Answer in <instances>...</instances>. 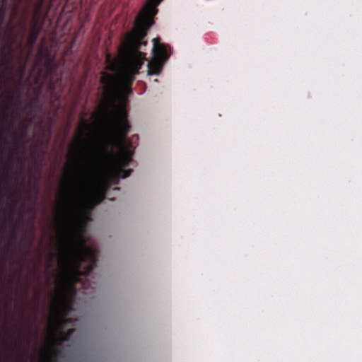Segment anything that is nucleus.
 Segmentation results:
<instances>
[{"label": "nucleus", "instance_id": "nucleus-6", "mask_svg": "<svg viewBox=\"0 0 362 362\" xmlns=\"http://www.w3.org/2000/svg\"><path fill=\"white\" fill-rule=\"evenodd\" d=\"M153 52L154 56L156 59L165 62L169 57L167 47L164 44L158 42L156 39L153 40Z\"/></svg>", "mask_w": 362, "mask_h": 362}, {"label": "nucleus", "instance_id": "nucleus-16", "mask_svg": "<svg viewBox=\"0 0 362 362\" xmlns=\"http://www.w3.org/2000/svg\"><path fill=\"white\" fill-rule=\"evenodd\" d=\"M107 60H110V56L107 57Z\"/></svg>", "mask_w": 362, "mask_h": 362}, {"label": "nucleus", "instance_id": "nucleus-15", "mask_svg": "<svg viewBox=\"0 0 362 362\" xmlns=\"http://www.w3.org/2000/svg\"><path fill=\"white\" fill-rule=\"evenodd\" d=\"M111 66L112 67H110V70H113L114 69V65H112Z\"/></svg>", "mask_w": 362, "mask_h": 362}, {"label": "nucleus", "instance_id": "nucleus-1", "mask_svg": "<svg viewBox=\"0 0 362 362\" xmlns=\"http://www.w3.org/2000/svg\"><path fill=\"white\" fill-rule=\"evenodd\" d=\"M89 171L80 169L79 179L74 184L68 182L62 191V220L59 228L58 262L63 270L64 281L69 284L73 295L81 276L86 278L95 269L98 262V250L85 245L81 229L73 218L81 217L83 180H87Z\"/></svg>", "mask_w": 362, "mask_h": 362}, {"label": "nucleus", "instance_id": "nucleus-9", "mask_svg": "<svg viewBox=\"0 0 362 362\" xmlns=\"http://www.w3.org/2000/svg\"><path fill=\"white\" fill-rule=\"evenodd\" d=\"M119 93L122 95V98H127L129 95L132 93V86H127L121 85L119 88Z\"/></svg>", "mask_w": 362, "mask_h": 362}, {"label": "nucleus", "instance_id": "nucleus-5", "mask_svg": "<svg viewBox=\"0 0 362 362\" xmlns=\"http://www.w3.org/2000/svg\"><path fill=\"white\" fill-rule=\"evenodd\" d=\"M100 83L104 87V93L107 96L112 95L117 90V81L113 74L103 73Z\"/></svg>", "mask_w": 362, "mask_h": 362}, {"label": "nucleus", "instance_id": "nucleus-4", "mask_svg": "<svg viewBox=\"0 0 362 362\" xmlns=\"http://www.w3.org/2000/svg\"><path fill=\"white\" fill-rule=\"evenodd\" d=\"M142 65V62L135 58H132L131 60H125L121 78V85L127 87L132 86L135 80V75L139 73Z\"/></svg>", "mask_w": 362, "mask_h": 362}, {"label": "nucleus", "instance_id": "nucleus-2", "mask_svg": "<svg viewBox=\"0 0 362 362\" xmlns=\"http://www.w3.org/2000/svg\"><path fill=\"white\" fill-rule=\"evenodd\" d=\"M105 112L110 117L112 136L108 142L103 144L94 151L90 160L93 170L99 167L105 168V175L101 182V191L93 192L88 198L93 206L100 204L105 199V192L110 185H118L120 178L128 177L132 173V169H124L130 165L134 155V151L131 149L132 143L127 138L131 129L127 110L123 105H119L111 114L107 110Z\"/></svg>", "mask_w": 362, "mask_h": 362}, {"label": "nucleus", "instance_id": "nucleus-3", "mask_svg": "<svg viewBox=\"0 0 362 362\" xmlns=\"http://www.w3.org/2000/svg\"><path fill=\"white\" fill-rule=\"evenodd\" d=\"M163 1L147 0L142 7L136 18L134 32L128 35L125 42L127 49L125 60H131L132 58H135L139 59L144 64L145 54L139 52V49L142 45H146L144 38L149 28L153 25V17L158 13L157 7Z\"/></svg>", "mask_w": 362, "mask_h": 362}, {"label": "nucleus", "instance_id": "nucleus-12", "mask_svg": "<svg viewBox=\"0 0 362 362\" xmlns=\"http://www.w3.org/2000/svg\"><path fill=\"white\" fill-rule=\"evenodd\" d=\"M4 11H3L2 14L0 15V24L2 23L4 19Z\"/></svg>", "mask_w": 362, "mask_h": 362}, {"label": "nucleus", "instance_id": "nucleus-14", "mask_svg": "<svg viewBox=\"0 0 362 362\" xmlns=\"http://www.w3.org/2000/svg\"><path fill=\"white\" fill-rule=\"evenodd\" d=\"M66 314H67V313H66V310L65 309H64V310H63V315H64V316H66Z\"/></svg>", "mask_w": 362, "mask_h": 362}, {"label": "nucleus", "instance_id": "nucleus-13", "mask_svg": "<svg viewBox=\"0 0 362 362\" xmlns=\"http://www.w3.org/2000/svg\"><path fill=\"white\" fill-rule=\"evenodd\" d=\"M83 132V129L80 127V129H79V134H80V135H79V136H80V137H81V136L82 135Z\"/></svg>", "mask_w": 362, "mask_h": 362}, {"label": "nucleus", "instance_id": "nucleus-10", "mask_svg": "<svg viewBox=\"0 0 362 362\" xmlns=\"http://www.w3.org/2000/svg\"><path fill=\"white\" fill-rule=\"evenodd\" d=\"M74 329H69V331L64 334V337L63 339V341H66L68 340V339L69 338V337L72 334V333L74 332Z\"/></svg>", "mask_w": 362, "mask_h": 362}, {"label": "nucleus", "instance_id": "nucleus-17", "mask_svg": "<svg viewBox=\"0 0 362 362\" xmlns=\"http://www.w3.org/2000/svg\"><path fill=\"white\" fill-rule=\"evenodd\" d=\"M6 0H4V1L6 2Z\"/></svg>", "mask_w": 362, "mask_h": 362}, {"label": "nucleus", "instance_id": "nucleus-8", "mask_svg": "<svg viewBox=\"0 0 362 362\" xmlns=\"http://www.w3.org/2000/svg\"><path fill=\"white\" fill-rule=\"evenodd\" d=\"M39 32L37 30H35V28L33 29L31 31L28 40V44L30 47H33L34 44L35 43L37 37H38Z\"/></svg>", "mask_w": 362, "mask_h": 362}, {"label": "nucleus", "instance_id": "nucleus-11", "mask_svg": "<svg viewBox=\"0 0 362 362\" xmlns=\"http://www.w3.org/2000/svg\"><path fill=\"white\" fill-rule=\"evenodd\" d=\"M28 129V127L27 125H23L22 127V136L23 137H25L27 136Z\"/></svg>", "mask_w": 362, "mask_h": 362}, {"label": "nucleus", "instance_id": "nucleus-7", "mask_svg": "<svg viewBox=\"0 0 362 362\" xmlns=\"http://www.w3.org/2000/svg\"><path fill=\"white\" fill-rule=\"evenodd\" d=\"M164 62L155 59L148 63V75H158L162 69Z\"/></svg>", "mask_w": 362, "mask_h": 362}]
</instances>
